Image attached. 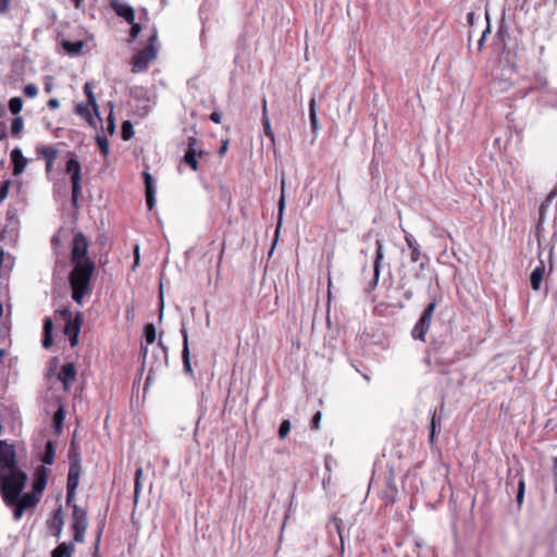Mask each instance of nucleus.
Listing matches in <instances>:
<instances>
[{
    "mask_svg": "<svg viewBox=\"0 0 557 557\" xmlns=\"http://www.w3.org/2000/svg\"><path fill=\"white\" fill-rule=\"evenodd\" d=\"M27 479L26 472L18 466L15 446L0 441V495L4 504L13 509L16 521L26 509L35 508V479L29 491L23 493Z\"/></svg>",
    "mask_w": 557,
    "mask_h": 557,
    "instance_id": "obj_1",
    "label": "nucleus"
},
{
    "mask_svg": "<svg viewBox=\"0 0 557 557\" xmlns=\"http://www.w3.org/2000/svg\"><path fill=\"white\" fill-rule=\"evenodd\" d=\"M557 196V188H554L546 197V199L541 203L540 210H539V221L535 227V236L537 240L539 246V258L540 263L534 268V270L531 272L530 275V284L533 290H540L544 275H545V263L542 259L543 252L545 249H547V257L549 261V271L553 269V253L555 248V243L557 239V207L556 212L554 216V223H555V232L553 237L549 240L545 239L544 236V221L547 208L550 206L552 201Z\"/></svg>",
    "mask_w": 557,
    "mask_h": 557,
    "instance_id": "obj_2",
    "label": "nucleus"
},
{
    "mask_svg": "<svg viewBox=\"0 0 557 557\" xmlns=\"http://www.w3.org/2000/svg\"><path fill=\"white\" fill-rule=\"evenodd\" d=\"M96 270L95 263L86 262L85 264L73 265L69 273V284L72 292V299L82 305L86 296L92 292L91 278Z\"/></svg>",
    "mask_w": 557,
    "mask_h": 557,
    "instance_id": "obj_3",
    "label": "nucleus"
},
{
    "mask_svg": "<svg viewBox=\"0 0 557 557\" xmlns=\"http://www.w3.org/2000/svg\"><path fill=\"white\" fill-rule=\"evenodd\" d=\"M89 243L86 236L78 232L74 235L71 247V263L72 265L85 264L86 262L95 263L88 257Z\"/></svg>",
    "mask_w": 557,
    "mask_h": 557,
    "instance_id": "obj_4",
    "label": "nucleus"
},
{
    "mask_svg": "<svg viewBox=\"0 0 557 557\" xmlns=\"http://www.w3.org/2000/svg\"><path fill=\"white\" fill-rule=\"evenodd\" d=\"M436 299H433L423 310L420 319L413 326L411 335L414 339L425 342V335L431 326L433 314L436 308Z\"/></svg>",
    "mask_w": 557,
    "mask_h": 557,
    "instance_id": "obj_5",
    "label": "nucleus"
},
{
    "mask_svg": "<svg viewBox=\"0 0 557 557\" xmlns=\"http://www.w3.org/2000/svg\"><path fill=\"white\" fill-rule=\"evenodd\" d=\"M62 314L65 320L64 333L69 337L71 347H75L78 343V336L83 324V314L77 312L73 318L72 312L69 310H64Z\"/></svg>",
    "mask_w": 557,
    "mask_h": 557,
    "instance_id": "obj_6",
    "label": "nucleus"
},
{
    "mask_svg": "<svg viewBox=\"0 0 557 557\" xmlns=\"http://www.w3.org/2000/svg\"><path fill=\"white\" fill-rule=\"evenodd\" d=\"M66 173L71 176L72 183V203L74 207H77L78 198L81 196V180H82V169L81 163L71 158L66 162Z\"/></svg>",
    "mask_w": 557,
    "mask_h": 557,
    "instance_id": "obj_7",
    "label": "nucleus"
},
{
    "mask_svg": "<svg viewBox=\"0 0 557 557\" xmlns=\"http://www.w3.org/2000/svg\"><path fill=\"white\" fill-rule=\"evenodd\" d=\"M406 244L408 248L410 249V260L411 262H419V271L416 273V278L420 280L422 278V272L425 270L430 258L426 253H422L420 244L411 236L406 235L405 236Z\"/></svg>",
    "mask_w": 557,
    "mask_h": 557,
    "instance_id": "obj_8",
    "label": "nucleus"
},
{
    "mask_svg": "<svg viewBox=\"0 0 557 557\" xmlns=\"http://www.w3.org/2000/svg\"><path fill=\"white\" fill-rule=\"evenodd\" d=\"M72 520L74 541L83 542L88 525L87 511L76 504L73 505Z\"/></svg>",
    "mask_w": 557,
    "mask_h": 557,
    "instance_id": "obj_9",
    "label": "nucleus"
},
{
    "mask_svg": "<svg viewBox=\"0 0 557 557\" xmlns=\"http://www.w3.org/2000/svg\"><path fill=\"white\" fill-rule=\"evenodd\" d=\"M81 476V461L78 458L70 462L67 483H66V503L70 505L76 497V488Z\"/></svg>",
    "mask_w": 557,
    "mask_h": 557,
    "instance_id": "obj_10",
    "label": "nucleus"
},
{
    "mask_svg": "<svg viewBox=\"0 0 557 557\" xmlns=\"http://www.w3.org/2000/svg\"><path fill=\"white\" fill-rule=\"evenodd\" d=\"M157 58V49L145 47L139 50L132 59V72L139 73L148 69L150 62Z\"/></svg>",
    "mask_w": 557,
    "mask_h": 557,
    "instance_id": "obj_11",
    "label": "nucleus"
},
{
    "mask_svg": "<svg viewBox=\"0 0 557 557\" xmlns=\"http://www.w3.org/2000/svg\"><path fill=\"white\" fill-rule=\"evenodd\" d=\"M198 139L194 136L187 138V149L184 154V162L193 170H199L197 158H202L208 153L202 149H197Z\"/></svg>",
    "mask_w": 557,
    "mask_h": 557,
    "instance_id": "obj_12",
    "label": "nucleus"
},
{
    "mask_svg": "<svg viewBox=\"0 0 557 557\" xmlns=\"http://www.w3.org/2000/svg\"><path fill=\"white\" fill-rule=\"evenodd\" d=\"M537 92L541 101H546L545 96L550 94L548 81L544 76H537L534 82L524 89L523 96Z\"/></svg>",
    "mask_w": 557,
    "mask_h": 557,
    "instance_id": "obj_13",
    "label": "nucleus"
},
{
    "mask_svg": "<svg viewBox=\"0 0 557 557\" xmlns=\"http://www.w3.org/2000/svg\"><path fill=\"white\" fill-rule=\"evenodd\" d=\"M376 250H375V257L373 261V278L369 283V289L373 290L377 286L379 280H380V273H381V264L384 259V252H383V244L380 239H376L375 242Z\"/></svg>",
    "mask_w": 557,
    "mask_h": 557,
    "instance_id": "obj_14",
    "label": "nucleus"
},
{
    "mask_svg": "<svg viewBox=\"0 0 557 557\" xmlns=\"http://www.w3.org/2000/svg\"><path fill=\"white\" fill-rule=\"evenodd\" d=\"M76 367L73 362L63 364L58 373V379L63 384V388L69 391L76 379Z\"/></svg>",
    "mask_w": 557,
    "mask_h": 557,
    "instance_id": "obj_15",
    "label": "nucleus"
},
{
    "mask_svg": "<svg viewBox=\"0 0 557 557\" xmlns=\"http://www.w3.org/2000/svg\"><path fill=\"white\" fill-rule=\"evenodd\" d=\"M110 8L115 12V14L122 18H124L127 23H133L135 20V11L127 3L121 0H111Z\"/></svg>",
    "mask_w": 557,
    "mask_h": 557,
    "instance_id": "obj_16",
    "label": "nucleus"
},
{
    "mask_svg": "<svg viewBox=\"0 0 557 557\" xmlns=\"http://www.w3.org/2000/svg\"><path fill=\"white\" fill-rule=\"evenodd\" d=\"M11 162L13 165L12 173L14 176H17L23 173L28 163V160L24 157L22 150L18 147H15L11 151Z\"/></svg>",
    "mask_w": 557,
    "mask_h": 557,
    "instance_id": "obj_17",
    "label": "nucleus"
},
{
    "mask_svg": "<svg viewBox=\"0 0 557 557\" xmlns=\"http://www.w3.org/2000/svg\"><path fill=\"white\" fill-rule=\"evenodd\" d=\"M143 176H144V183H145L146 205H147L148 210H152L154 207V203H156V199H154L156 190H154L153 177L147 171H145L143 173Z\"/></svg>",
    "mask_w": 557,
    "mask_h": 557,
    "instance_id": "obj_18",
    "label": "nucleus"
},
{
    "mask_svg": "<svg viewBox=\"0 0 557 557\" xmlns=\"http://www.w3.org/2000/svg\"><path fill=\"white\" fill-rule=\"evenodd\" d=\"M515 480L518 483L517 496H516L517 506H518V509H521L523 502H524V493H525V480H524V475H523V470L517 471V473L512 478L508 479L507 487Z\"/></svg>",
    "mask_w": 557,
    "mask_h": 557,
    "instance_id": "obj_19",
    "label": "nucleus"
},
{
    "mask_svg": "<svg viewBox=\"0 0 557 557\" xmlns=\"http://www.w3.org/2000/svg\"><path fill=\"white\" fill-rule=\"evenodd\" d=\"M75 113L84 119L90 126L96 127L97 122L95 116L92 115V106L89 102H81L75 107Z\"/></svg>",
    "mask_w": 557,
    "mask_h": 557,
    "instance_id": "obj_20",
    "label": "nucleus"
},
{
    "mask_svg": "<svg viewBox=\"0 0 557 557\" xmlns=\"http://www.w3.org/2000/svg\"><path fill=\"white\" fill-rule=\"evenodd\" d=\"M181 333L183 336L182 359H183L184 371L187 374H193V369H191V364H190L189 345H188V333L185 327L182 329Z\"/></svg>",
    "mask_w": 557,
    "mask_h": 557,
    "instance_id": "obj_21",
    "label": "nucleus"
},
{
    "mask_svg": "<svg viewBox=\"0 0 557 557\" xmlns=\"http://www.w3.org/2000/svg\"><path fill=\"white\" fill-rule=\"evenodd\" d=\"M46 161V172L51 174L53 171V162L57 158L58 150L53 147H44L38 151Z\"/></svg>",
    "mask_w": 557,
    "mask_h": 557,
    "instance_id": "obj_22",
    "label": "nucleus"
},
{
    "mask_svg": "<svg viewBox=\"0 0 557 557\" xmlns=\"http://www.w3.org/2000/svg\"><path fill=\"white\" fill-rule=\"evenodd\" d=\"M262 125L264 135L274 144L275 135L271 128L270 119L268 115V102L265 98L262 99Z\"/></svg>",
    "mask_w": 557,
    "mask_h": 557,
    "instance_id": "obj_23",
    "label": "nucleus"
},
{
    "mask_svg": "<svg viewBox=\"0 0 557 557\" xmlns=\"http://www.w3.org/2000/svg\"><path fill=\"white\" fill-rule=\"evenodd\" d=\"M65 419V407L63 405H59L52 418V426L54 433L59 436L63 430V422Z\"/></svg>",
    "mask_w": 557,
    "mask_h": 557,
    "instance_id": "obj_24",
    "label": "nucleus"
},
{
    "mask_svg": "<svg viewBox=\"0 0 557 557\" xmlns=\"http://www.w3.org/2000/svg\"><path fill=\"white\" fill-rule=\"evenodd\" d=\"M61 45L70 55H77L82 52L85 42L83 40L71 41L67 39H63L61 41Z\"/></svg>",
    "mask_w": 557,
    "mask_h": 557,
    "instance_id": "obj_25",
    "label": "nucleus"
},
{
    "mask_svg": "<svg viewBox=\"0 0 557 557\" xmlns=\"http://www.w3.org/2000/svg\"><path fill=\"white\" fill-rule=\"evenodd\" d=\"M309 120L312 133L317 134L320 125L317 116V101L314 98L309 101Z\"/></svg>",
    "mask_w": 557,
    "mask_h": 557,
    "instance_id": "obj_26",
    "label": "nucleus"
},
{
    "mask_svg": "<svg viewBox=\"0 0 557 557\" xmlns=\"http://www.w3.org/2000/svg\"><path fill=\"white\" fill-rule=\"evenodd\" d=\"M458 359H459V356H456L455 358H451L448 360H445L443 358H435L434 364L437 369V372H440L441 374H448L449 373L448 368L453 363H455Z\"/></svg>",
    "mask_w": 557,
    "mask_h": 557,
    "instance_id": "obj_27",
    "label": "nucleus"
},
{
    "mask_svg": "<svg viewBox=\"0 0 557 557\" xmlns=\"http://www.w3.org/2000/svg\"><path fill=\"white\" fill-rule=\"evenodd\" d=\"M84 92H85V95H86L87 102H89V104H91V106H92V109H94V112H95L96 117H97L98 120H101V119H100V115H99V111H98V109H99V108H98L97 99H96V97H95V95H94V92H92V89H91V87H90L89 83H86V84L84 85Z\"/></svg>",
    "mask_w": 557,
    "mask_h": 557,
    "instance_id": "obj_28",
    "label": "nucleus"
},
{
    "mask_svg": "<svg viewBox=\"0 0 557 557\" xmlns=\"http://www.w3.org/2000/svg\"><path fill=\"white\" fill-rule=\"evenodd\" d=\"M73 549L72 544L61 543L52 550V557H71Z\"/></svg>",
    "mask_w": 557,
    "mask_h": 557,
    "instance_id": "obj_29",
    "label": "nucleus"
},
{
    "mask_svg": "<svg viewBox=\"0 0 557 557\" xmlns=\"http://www.w3.org/2000/svg\"><path fill=\"white\" fill-rule=\"evenodd\" d=\"M47 485V470L44 466L37 467V495L41 494Z\"/></svg>",
    "mask_w": 557,
    "mask_h": 557,
    "instance_id": "obj_30",
    "label": "nucleus"
},
{
    "mask_svg": "<svg viewBox=\"0 0 557 557\" xmlns=\"http://www.w3.org/2000/svg\"><path fill=\"white\" fill-rule=\"evenodd\" d=\"M54 454H55L54 444H53V442L48 441L46 444L45 453L41 457V461L45 465H52L54 461Z\"/></svg>",
    "mask_w": 557,
    "mask_h": 557,
    "instance_id": "obj_31",
    "label": "nucleus"
},
{
    "mask_svg": "<svg viewBox=\"0 0 557 557\" xmlns=\"http://www.w3.org/2000/svg\"><path fill=\"white\" fill-rule=\"evenodd\" d=\"M143 468L138 467L135 472V484H134V498L135 503H137L140 490H141V476H143Z\"/></svg>",
    "mask_w": 557,
    "mask_h": 557,
    "instance_id": "obj_32",
    "label": "nucleus"
},
{
    "mask_svg": "<svg viewBox=\"0 0 557 557\" xmlns=\"http://www.w3.org/2000/svg\"><path fill=\"white\" fill-rule=\"evenodd\" d=\"M97 145L99 150L103 157H108L110 152L109 140L106 136L97 135L96 137Z\"/></svg>",
    "mask_w": 557,
    "mask_h": 557,
    "instance_id": "obj_33",
    "label": "nucleus"
},
{
    "mask_svg": "<svg viewBox=\"0 0 557 557\" xmlns=\"http://www.w3.org/2000/svg\"><path fill=\"white\" fill-rule=\"evenodd\" d=\"M23 100L20 97H13L9 101V110L12 114L16 115L22 111Z\"/></svg>",
    "mask_w": 557,
    "mask_h": 557,
    "instance_id": "obj_34",
    "label": "nucleus"
},
{
    "mask_svg": "<svg viewBox=\"0 0 557 557\" xmlns=\"http://www.w3.org/2000/svg\"><path fill=\"white\" fill-rule=\"evenodd\" d=\"M134 136V128L129 121H124L121 128V137L123 140H129Z\"/></svg>",
    "mask_w": 557,
    "mask_h": 557,
    "instance_id": "obj_35",
    "label": "nucleus"
},
{
    "mask_svg": "<svg viewBox=\"0 0 557 557\" xmlns=\"http://www.w3.org/2000/svg\"><path fill=\"white\" fill-rule=\"evenodd\" d=\"M144 336L147 344H152L156 341V327L152 323H147L144 327Z\"/></svg>",
    "mask_w": 557,
    "mask_h": 557,
    "instance_id": "obj_36",
    "label": "nucleus"
},
{
    "mask_svg": "<svg viewBox=\"0 0 557 557\" xmlns=\"http://www.w3.org/2000/svg\"><path fill=\"white\" fill-rule=\"evenodd\" d=\"M23 119L21 116H16L13 119L11 124V134L13 136H18L23 131Z\"/></svg>",
    "mask_w": 557,
    "mask_h": 557,
    "instance_id": "obj_37",
    "label": "nucleus"
},
{
    "mask_svg": "<svg viewBox=\"0 0 557 557\" xmlns=\"http://www.w3.org/2000/svg\"><path fill=\"white\" fill-rule=\"evenodd\" d=\"M289 431H290V422H289V420L285 419L280 424L278 437L281 440L285 438L287 436V434L289 433Z\"/></svg>",
    "mask_w": 557,
    "mask_h": 557,
    "instance_id": "obj_38",
    "label": "nucleus"
},
{
    "mask_svg": "<svg viewBox=\"0 0 557 557\" xmlns=\"http://www.w3.org/2000/svg\"><path fill=\"white\" fill-rule=\"evenodd\" d=\"M129 24H131L129 41L132 42L138 37L139 33L141 30V26H140V24L136 23L135 21Z\"/></svg>",
    "mask_w": 557,
    "mask_h": 557,
    "instance_id": "obj_39",
    "label": "nucleus"
},
{
    "mask_svg": "<svg viewBox=\"0 0 557 557\" xmlns=\"http://www.w3.org/2000/svg\"><path fill=\"white\" fill-rule=\"evenodd\" d=\"M107 132L110 135H113L114 132H115V119L113 116V111L112 110L109 113L108 119H107Z\"/></svg>",
    "mask_w": 557,
    "mask_h": 557,
    "instance_id": "obj_40",
    "label": "nucleus"
},
{
    "mask_svg": "<svg viewBox=\"0 0 557 557\" xmlns=\"http://www.w3.org/2000/svg\"><path fill=\"white\" fill-rule=\"evenodd\" d=\"M486 20H487V26L484 29V32L482 33V36H481V38H480V40L478 42V50H479V52L482 51L484 42H485V39H486V36H487V34L491 33V26H490V22H488V16L487 15H486Z\"/></svg>",
    "mask_w": 557,
    "mask_h": 557,
    "instance_id": "obj_41",
    "label": "nucleus"
},
{
    "mask_svg": "<svg viewBox=\"0 0 557 557\" xmlns=\"http://www.w3.org/2000/svg\"><path fill=\"white\" fill-rule=\"evenodd\" d=\"M342 519L337 516L332 517V523L334 524L336 532L339 536L341 543L343 544V534H342Z\"/></svg>",
    "mask_w": 557,
    "mask_h": 557,
    "instance_id": "obj_42",
    "label": "nucleus"
},
{
    "mask_svg": "<svg viewBox=\"0 0 557 557\" xmlns=\"http://www.w3.org/2000/svg\"><path fill=\"white\" fill-rule=\"evenodd\" d=\"M321 418H322V413L320 411H317L311 421H310V428L311 430H318L320 428V422H321Z\"/></svg>",
    "mask_w": 557,
    "mask_h": 557,
    "instance_id": "obj_43",
    "label": "nucleus"
},
{
    "mask_svg": "<svg viewBox=\"0 0 557 557\" xmlns=\"http://www.w3.org/2000/svg\"><path fill=\"white\" fill-rule=\"evenodd\" d=\"M9 187H10V182L9 181H4V182L1 183V186H0V203L7 198L8 193H9Z\"/></svg>",
    "mask_w": 557,
    "mask_h": 557,
    "instance_id": "obj_44",
    "label": "nucleus"
},
{
    "mask_svg": "<svg viewBox=\"0 0 557 557\" xmlns=\"http://www.w3.org/2000/svg\"><path fill=\"white\" fill-rule=\"evenodd\" d=\"M436 411L433 412V416H432V419H431V431H430V436H429V440L431 443L434 442V437H435V429H436Z\"/></svg>",
    "mask_w": 557,
    "mask_h": 557,
    "instance_id": "obj_45",
    "label": "nucleus"
},
{
    "mask_svg": "<svg viewBox=\"0 0 557 557\" xmlns=\"http://www.w3.org/2000/svg\"><path fill=\"white\" fill-rule=\"evenodd\" d=\"M284 185H285V182H284V181H282V195H281V198H280V201H278V212H280V216H282V214H283V210H284V208H285Z\"/></svg>",
    "mask_w": 557,
    "mask_h": 557,
    "instance_id": "obj_46",
    "label": "nucleus"
},
{
    "mask_svg": "<svg viewBox=\"0 0 557 557\" xmlns=\"http://www.w3.org/2000/svg\"><path fill=\"white\" fill-rule=\"evenodd\" d=\"M139 259H140V255H139V246L136 245L135 248H134V263H133V271L136 270V268L138 267L139 264Z\"/></svg>",
    "mask_w": 557,
    "mask_h": 557,
    "instance_id": "obj_47",
    "label": "nucleus"
},
{
    "mask_svg": "<svg viewBox=\"0 0 557 557\" xmlns=\"http://www.w3.org/2000/svg\"><path fill=\"white\" fill-rule=\"evenodd\" d=\"M24 94L26 97H35V84H28L24 87Z\"/></svg>",
    "mask_w": 557,
    "mask_h": 557,
    "instance_id": "obj_48",
    "label": "nucleus"
},
{
    "mask_svg": "<svg viewBox=\"0 0 557 557\" xmlns=\"http://www.w3.org/2000/svg\"><path fill=\"white\" fill-rule=\"evenodd\" d=\"M228 144H230V140H228V139H224V140H222L221 146H220V148H219V150H218L219 156H221V157H222V156H224V154H225V152H226V151H227V149H228Z\"/></svg>",
    "mask_w": 557,
    "mask_h": 557,
    "instance_id": "obj_49",
    "label": "nucleus"
},
{
    "mask_svg": "<svg viewBox=\"0 0 557 557\" xmlns=\"http://www.w3.org/2000/svg\"><path fill=\"white\" fill-rule=\"evenodd\" d=\"M157 40H158V36H157V33L154 32V33L149 37L148 45H147L146 47H152L153 49H157V50H158Z\"/></svg>",
    "mask_w": 557,
    "mask_h": 557,
    "instance_id": "obj_50",
    "label": "nucleus"
},
{
    "mask_svg": "<svg viewBox=\"0 0 557 557\" xmlns=\"http://www.w3.org/2000/svg\"><path fill=\"white\" fill-rule=\"evenodd\" d=\"M30 537H32V534H30V531L28 532L27 534V542H28V547L25 549L24 554H23V557H33V550L30 548Z\"/></svg>",
    "mask_w": 557,
    "mask_h": 557,
    "instance_id": "obj_51",
    "label": "nucleus"
},
{
    "mask_svg": "<svg viewBox=\"0 0 557 557\" xmlns=\"http://www.w3.org/2000/svg\"><path fill=\"white\" fill-rule=\"evenodd\" d=\"M51 345H52V336H51V334H44L42 346L45 348H49Z\"/></svg>",
    "mask_w": 557,
    "mask_h": 557,
    "instance_id": "obj_52",
    "label": "nucleus"
},
{
    "mask_svg": "<svg viewBox=\"0 0 557 557\" xmlns=\"http://www.w3.org/2000/svg\"><path fill=\"white\" fill-rule=\"evenodd\" d=\"M210 120H211L213 123L220 124V123H221V121H222V113L216 112V111L212 112V113L210 114Z\"/></svg>",
    "mask_w": 557,
    "mask_h": 557,
    "instance_id": "obj_53",
    "label": "nucleus"
},
{
    "mask_svg": "<svg viewBox=\"0 0 557 557\" xmlns=\"http://www.w3.org/2000/svg\"><path fill=\"white\" fill-rule=\"evenodd\" d=\"M10 8V0H0V12L7 13Z\"/></svg>",
    "mask_w": 557,
    "mask_h": 557,
    "instance_id": "obj_54",
    "label": "nucleus"
},
{
    "mask_svg": "<svg viewBox=\"0 0 557 557\" xmlns=\"http://www.w3.org/2000/svg\"><path fill=\"white\" fill-rule=\"evenodd\" d=\"M52 331V322L50 319H46L44 324V334H51Z\"/></svg>",
    "mask_w": 557,
    "mask_h": 557,
    "instance_id": "obj_55",
    "label": "nucleus"
},
{
    "mask_svg": "<svg viewBox=\"0 0 557 557\" xmlns=\"http://www.w3.org/2000/svg\"><path fill=\"white\" fill-rule=\"evenodd\" d=\"M48 107L52 110H55L60 107V102L57 98H51L49 101H48Z\"/></svg>",
    "mask_w": 557,
    "mask_h": 557,
    "instance_id": "obj_56",
    "label": "nucleus"
},
{
    "mask_svg": "<svg viewBox=\"0 0 557 557\" xmlns=\"http://www.w3.org/2000/svg\"><path fill=\"white\" fill-rule=\"evenodd\" d=\"M45 90L50 92L52 90V82L50 77H47L45 81Z\"/></svg>",
    "mask_w": 557,
    "mask_h": 557,
    "instance_id": "obj_57",
    "label": "nucleus"
},
{
    "mask_svg": "<svg viewBox=\"0 0 557 557\" xmlns=\"http://www.w3.org/2000/svg\"><path fill=\"white\" fill-rule=\"evenodd\" d=\"M54 521H57L59 524H62V516L60 510L57 511L54 516Z\"/></svg>",
    "mask_w": 557,
    "mask_h": 557,
    "instance_id": "obj_58",
    "label": "nucleus"
},
{
    "mask_svg": "<svg viewBox=\"0 0 557 557\" xmlns=\"http://www.w3.org/2000/svg\"><path fill=\"white\" fill-rule=\"evenodd\" d=\"M7 136H8V133H7L5 127L3 126V128L0 131V140L5 139Z\"/></svg>",
    "mask_w": 557,
    "mask_h": 557,
    "instance_id": "obj_59",
    "label": "nucleus"
},
{
    "mask_svg": "<svg viewBox=\"0 0 557 557\" xmlns=\"http://www.w3.org/2000/svg\"><path fill=\"white\" fill-rule=\"evenodd\" d=\"M224 251H225V244H223L221 252H220V256H219V262H218L219 265L222 262V259H223V256H224Z\"/></svg>",
    "mask_w": 557,
    "mask_h": 557,
    "instance_id": "obj_60",
    "label": "nucleus"
},
{
    "mask_svg": "<svg viewBox=\"0 0 557 557\" xmlns=\"http://www.w3.org/2000/svg\"><path fill=\"white\" fill-rule=\"evenodd\" d=\"M473 17H474V13H473V12L468 13V15H467V20H468V22H469L470 24H472V23H473Z\"/></svg>",
    "mask_w": 557,
    "mask_h": 557,
    "instance_id": "obj_61",
    "label": "nucleus"
},
{
    "mask_svg": "<svg viewBox=\"0 0 557 557\" xmlns=\"http://www.w3.org/2000/svg\"><path fill=\"white\" fill-rule=\"evenodd\" d=\"M5 238V230L0 232V240H4Z\"/></svg>",
    "mask_w": 557,
    "mask_h": 557,
    "instance_id": "obj_62",
    "label": "nucleus"
},
{
    "mask_svg": "<svg viewBox=\"0 0 557 557\" xmlns=\"http://www.w3.org/2000/svg\"><path fill=\"white\" fill-rule=\"evenodd\" d=\"M3 314V306H2V302L0 301V318L2 317Z\"/></svg>",
    "mask_w": 557,
    "mask_h": 557,
    "instance_id": "obj_63",
    "label": "nucleus"
},
{
    "mask_svg": "<svg viewBox=\"0 0 557 557\" xmlns=\"http://www.w3.org/2000/svg\"><path fill=\"white\" fill-rule=\"evenodd\" d=\"M159 346H160L164 351L166 350V348L163 346V344H162V342H161V341L159 342Z\"/></svg>",
    "mask_w": 557,
    "mask_h": 557,
    "instance_id": "obj_64",
    "label": "nucleus"
}]
</instances>
